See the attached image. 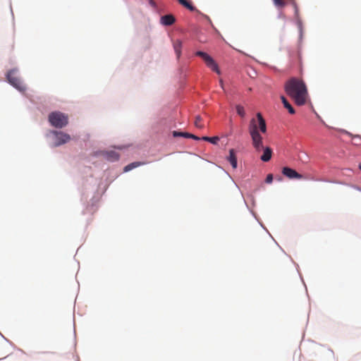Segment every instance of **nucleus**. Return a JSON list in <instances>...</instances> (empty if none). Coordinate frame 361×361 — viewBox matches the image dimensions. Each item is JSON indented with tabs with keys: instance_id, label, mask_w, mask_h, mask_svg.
Masks as SVG:
<instances>
[{
	"instance_id": "nucleus-1",
	"label": "nucleus",
	"mask_w": 361,
	"mask_h": 361,
	"mask_svg": "<svg viewBox=\"0 0 361 361\" xmlns=\"http://www.w3.org/2000/svg\"><path fill=\"white\" fill-rule=\"evenodd\" d=\"M286 94L298 106L304 105L307 99V90L302 80L296 78L289 79L285 84Z\"/></svg>"
},
{
	"instance_id": "nucleus-2",
	"label": "nucleus",
	"mask_w": 361,
	"mask_h": 361,
	"mask_svg": "<svg viewBox=\"0 0 361 361\" xmlns=\"http://www.w3.org/2000/svg\"><path fill=\"white\" fill-rule=\"evenodd\" d=\"M248 130L254 148L256 151L259 152L262 148V137L259 134V131L262 133L267 132L266 122L260 113H257L256 118H252L250 120Z\"/></svg>"
},
{
	"instance_id": "nucleus-3",
	"label": "nucleus",
	"mask_w": 361,
	"mask_h": 361,
	"mask_svg": "<svg viewBox=\"0 0 361 361\" xmlns=\"http://www.w3.org/2000/svg\"><path fill=\"white\" fill-rule=\"evenodd\" d=\"M50 124L57 128L65 127L68 123V117L60 111L51 112L48 117Z\"/></svg>"
},
{
	"instance_id": "nucleus-4",
	"label": "nucleus",
	"mask_w": 361,
	"mask_h": 361,
	"mask_svg": "<svg viewBox=\"0 0 361 361\" xmlns=\"http://www.w3.org/2000/svg\"><path fill=\"white\" fill-rule=\"evenodd\" d=\"M7 79L9 83L19 91L23 92L25 90V86L21 80L17 76L16 70L8 71L7 73Z\"/></svg>"
},
{
	"instance_id": "nucleus-5",
	"label": "nucleus",
	"mask_w": 361,
	"mask_h": 361,
	"mask_svg": "<svg viewBox=\"0 0 361 361\" xmlns=\"http://www.w3.org/2000/svg\"><path fill=\"white\" fill-rule=\"evenodd\" d=\"M195 55L201 57L208 68H209L216 73L220 74V70L219 68L217 63L209 54L204 51H198L195 53Z\"/></svg>"
},
{
	"instance_id": "nucleus-6",
	"label": "nucleus",
	"mask_w": 361,
	"mask_h": 361,
	"mask_svg": "<svg viewBox=\"0 0 361 361\" xmlns=\"http://www.w3.org/2000/svg\"><path fill=\"white\" fill-rule=\"evenodd\" d=\"M54 135V147H58L68 142L71 140V136L62 131L54 130L52 132Z\"/></svg>"
},
{
	"instance_id": "nucleus-7",
	"label": "nucleus",
	"mask_w": 361,
	"mask_h": 361,
	"mask_svg": "<svg viewBox=\"0 0 361 361\" xmlns=\"http://www.w3.org/2000/svg\"><path fill=\"white\" fill-rule=\"evenodd\" d=\"M282 173L290 179H301L302 176L298 173L295 170L289 168V167H283L282 169Z\"/></svg>"
},
{
	"instance_id": "nucleus-8",
	"label": "nucleus",
	"mask_w": 361,
	"mask_h": 361,
	"mask_svg": "<svg viewBox=\"0 0 361 361\" xmlns=\"http://www.w3.org/2000/svg\"><path fill=\"white\" fill-rule=\"evenodd\" d=\"M264 149L263 154L261 156L260 159L263 161H269L272 156V149L269 147H263L261 149Z\"/></svg>"
},
{
	"instance_id": "nucleus-9",
	"label": "nucleus",
	"mask_w": 361,
	"mask_h": 361,
	"mask_svg": "<svg viewBox=\"0 0 361 361\" xmlns=\"http://www.w3.org/2000/svg\"><path fill=\"white\" fill-rule=\"evenodd\" d=\"M175 18L173 15H165L161 18V23L164 25H171L175 23Z\"/></svg>"
},
{
	"instance_id": "nucleus-10",
	"label": "nucleus",
	"mask_w": 361,
	"mask_h": 361,
	"mask_svg": "<svg viewBox=\"0 0 361 361\" xmlns=\"http://www.w3.org/2000/svg\"><path fill=\"white\" fill-rule=\"evenodd\" d=\"M104 155L105 158L110 161H116L119 159V154L115 151L105 152Z\"/></svg>"
},
{
	"instance_id": "nucleus-11",
	"label": "nucleus",
	"mask_w": 361,
	"mask_h": 361,
	"mask_svg": "<svg viewBox=\"0 0 361 361\" xmlns=\"http://www.w3.org/2000/svg\"><path fill=\"white\" fill-rule=\"evenodd\" d=\"M228 160L233 169L237 168V157L233 149L229 150V156L228 157Z\"/></svg>"
},
{
	"instance_id": "nucleus-12",
	"label": "nucleus",
	"mask_w": 361,
	"mask_h": 361,
	"mask_svg": "<svg viewBox=\"0 0 361 361\" xmlns=\"http://www.w3.org/2000/svg\"><path fill=\"white\" fill-rule=\"evenodd\" d=\"M173 49L177 56V58H179L181 54L182 42L179 39L174 41Z\"/></svg>"
},
{
	"instance_id": "nucleus-13",
	"label": "nucleus",
	"mask_w": 361,
	"mask_h": 361,
	"mask_svg": "<svg viewBox=\"0 0 361 361\" xmlns=\"http://www.w3.org/2000/svg\"><path fill=\"white\" fill-rule=\"evenodd\" d=\"M281 99L282 101V103H283L284 107L288 109V112L290 114H295V109L291 106V104L288 102V100L285 98V97L281 96Z\"/></svg>"
},
{
	"instance_id": "nucleus-14",
	"label": "nucleus",
	"mask_w": 361,
	"mask_h": 361,
	"mask_svg": "<svg viewBox=\"0 0 361 361\" xmlns=\"http://www.w3.org/2000/svg\"><path fill=\"white\" fill-rule=\"evenodd\" d=\"M178 3L183 6L184 7L187 8L188 10L193 11L195 10V7L192 6L190 1H188V0H178Z\"/></svg>"
},
{
	"instance_id": "nucleus-15",
	"label": "nucleus",
	"mask_w": 361,
	"mask_h": 361,
	"mask_svg": "<svg viewBox=\"0 0 361 361\" xmlns=\"http://www.w3.org/2000/svg\"><path fill=\"white\" fill-rule=\"evenodd\" d=\"M142 164V162H139V161L133 162V163L126 166L124 167L123 171L125 172H128V171H130V170H132V169H135V168H136L137 166H141Z\"/></svg>"
},
{
	"instance_id": "nucleus-16",
	"label": "nucleus",
	"mask_w": 361,
	"mask_h": 361,
	"mask_svg": "<svg viewBox=\"0 0 361 361\" xmlns=\"http://www.w3.org/2000/svg\"><path fill=\"white\" fill-rule=\"evenodd\" d=\"M201 139L203 140H205V141H208L214 145H216L218 143V142L219 141V137L218 136H214V137L204 136V137H202Z\"/></svg>"
},
{
	"instance_id": "nucleus-17",
	"label": "nucleus",
	"mask_w": 361,
	"mask_h": 361,
	"mask_svg": "<svg viewBox=\"0 0 361 361\" xmlns=\"http://www.w3.org/2000/svg\"><path fill=\"white\" fill-rule=\"evenodd\" d=\"M235 109H236L237 114L240 116H241L242 118L245 117V111L244 107L243 106H241L240 104L236 105Z\"/></svg>"
},
{
	"instance_id": "nucleus-18",
	"label": "nucleus",
	"mask_w": 361,
	"mask_h": 361,
	"mask_svg": "<svg viewBox=\"0 0 361 361\" xmlns=\"http://www.w3.org/2000/svg\"><path fill=\"white\" fill-rule=\"evenodd\" d=\"M172 133H173V137H185V138H188L189 137V135H190L189 133L178 132V131H176V130L173 131Z\"/></svg>"
},
{
	"instance_id": "nucleus-19",
	"label": "nucleus",
	"mask_w": 361,
	"mask_h": 361,
	"mask_svg": "<svg viewBox=\"0 0 361 361\" xmlns=\"http://www.w3.org/2000/svg\"><path fill=\"white\" fill-rule=\"evenodd\" d=\"M274 5L279 8H283L286 6V2L284 0H272Z\"/></svg>"
},
{
	"instance_id": "nucleus-20",
	"label": "nucleus",
	"mask_w": 361,
	"mask_h": 361,
	"mask_svg": "<svg viewBox=\"0 0 361 361\" xmlns=\"http://www.w3.org/2000/svg\"><path fill=\"white\" fill-rule=\"evenodd\" d=\"M202 122V118L200 116H197L195 117V126L198 128H203V125L201 123Z\"/></svg>"
},
{
	"instance_id": "nucleus-21",
	"label": "nucleus",
	"mask_w": 361,
	"mask_h": 361,
	"mask_svg": "<svg viewBox=\"0 0 361 361\" xmlns=\"http://www.w3.org/2000/svg\"><path fill=\"white\" fill-rule=\"evenodd\" d=\"M273 180V175L272 174H268L267 178H266V180H265V182L267 183H271Z\"/></svg>"
},
{
	"instance_id": "nucleus-22",
	"label": "nucleus",
	"mask_w": 361,
	"mask_h": 361,
	"mask_svg": "<svg viewBox=\"0 0 361 361\" xmlns=\"http://www.w3.org/2000/svg\"><path fill=\"white\" fill-rule=\"evenodd\" d=\"M188 138H192V139L195 140H200V138L199 137H197V136H196V135H195L193 134H191V133H190Z\"/></svg>"
},
{
	"instance_id": "nucleus-23",
	"label": "nucleus",
	"mask_w": 361,
	"mask_h": 361,
	"mask_svg": "<svg viewBox=\"0 0 361 361\" xmlns=\"http://www.w3.org/2000/svg\"><path fill=\"white\" fill-rule=\"evenodd\" d=\"M298 57L299 63H300V61H301V56H300V54L299 52L298 53Z\"/></svg>"
},
{
	"instance_id": "nucleus-24",
	"label": "nucleus",
	"mask_w": 361,
	"mask_h": 361,
	"mask_svg": "<svg viewBox=\"0 0 361 361\" xmlns=\"http://www.w3.org/2000/svg\"><path fill=\"white\" fill-rule=\"evenodd\" d=\"M359 169L361 170V162L359 164Z\"/></svg>"
},
{
	"instance_id": "nucleus-25",
	"label": "nucleus",
	"mask_w": 361,
	"mask_h": 361,
	"mask_svg": "<svg viewBox=\"0 0 361 361\" xmlns=\"http://www.w3.org/2000/svg\"><path fill=\"white\" fill-rule=\"evenodd\" d=\"M220 83H221V85H222L223 82H222V80H220Z\"/></svg>"
}]
</instances>
